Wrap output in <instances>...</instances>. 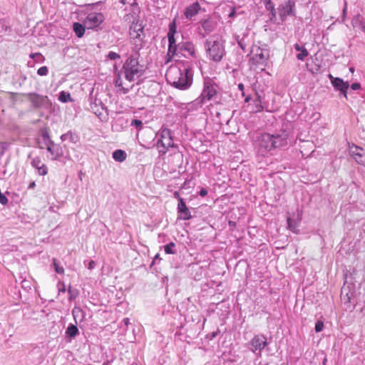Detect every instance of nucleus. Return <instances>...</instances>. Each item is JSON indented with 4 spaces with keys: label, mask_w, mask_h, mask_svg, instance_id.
Instances as JSON below:
<instances>
[{
    "label": "nucleus",
    "mask_w": 365,
    "mask_h": 365,
    "mask_svg": "<svg viewBox=\"0 0 365 365\" xmlns=\"http://www.w3.org/2000/svg\"><path fill=\"white\" fill-rule=\"evenodd\" d=\"M287 145L288 133L286 130H281L274 134L262 133L255 141L257 152L262 156L273 155L277 149L284 148Z\"/></svg>",
    "instance_id": "nucleus-1"
},
{
    "label": "nucleus",
    "mask_w": 365,
    "mask_h": 365,
    "mask_svg": "<svg viewBox=\"0 0 365 365\" xmlns=\"http://www.w3.org/2000/svg\"><path fill=\"white\" fill-rule=\"evenodd\" d=\"M167 81L173 87L181 91L188 89L192 84L193 71L191 63L185 61L179 66L170 67L166 74Z\"/></svg>",
    "instance_id": "nucleus-2"
},
{
    "label": "nucleus",
    "mask_w": 365,
    "mask_h": 365,
    "mask_svg": "<svg viewBox=\"0 0 365 365\" xmlns=\"http://www.w3.org/2000/svg\"><path fill=\"white\" fill-rule=\"evenodd\" d=\"M142 46L135 43V46H133L131 54L125 61L122 70L124 73L125 78L129 82H133L136 78L140 77L145 69L143 65L139 63L140 51Z\"/></svg>",
    "instance_id": "nucleus-3"
},
{
    "label": "nucleus",
    "mask_w": 365,
    "mask_h": 365,
    "mask_svg": "<svg viewBox=\"0 0 365 365\" xmlns=\"http://www.w3.org/2000/svg\"><path fill=\"white\" fill-rule=\"evenodd\" d=\"M207 57L215 63L220 62L226 54L224 41L220 38L207 39L205 42Z\"/></svg>",
    "instance_id": "nucleus-4"
},
{
    "label": "nucleus",
    "mask_w": 365,
    "mask_h": 365,
    "mask_svg": "<svg viewBox=\"0 0 365 365\" xmlns=\"http://www.w3.org/2000/svg\"><path fill=\"white\" fill-rule=\"evenodd\" d=\"M217 85L212 79H205L202 91L194 101V104L202 106L207 101L213 100L217 95Z\"/></svg>",
    "instance_id": "nucleus-5"
},
{
    "label": "nucleus",
    "mask_w": 365,
    "mask_h": 365,
    "mask_svg": "<svg viewBox=\"0 0 365 365\" xmlns=\"http://www.w3.org/2000/svg\"><path fill=\"white\" fill-rule=\"evenodd\" d=\"M156 146L160 158H163L168 151L170 148H178V145L173 142L172 131L170 129L164 128L161 130L160 138L158 140Z\"/></svg>",
    "instance_id": "nucleus-6"
},
{
    "label": "nucleus",
    "mask_w": 365,
    "mask_h": 365,
    "mask_svg": "<svg viewBox=\"0 0 365 365\" xmlns=\"http://www.w3.org/2000/svg\"><path fill=\"white\" fill-rule=\"evenodd\" d=\"M277 10L281 21L284 22L288 16H296L295 2L294 0L285 1L278 6Z\"/></svg>",
    "instance_id": "nucleus-7"
},
{
    "label": "nucleus",
    "mask_w": 365,
    "mask_h": 365,
    "mask_svg": "<svg viewBox=\"0 0 365 365\" xmlns=\"http://www.w3.org/2000/svg\"><path fill=\"white\" fill-rule=\"evenodd\" d=\"M26 96L35 109H47L51 106V103L46 96L36 93H28Z\"/></svg>",
    "instance_id": "nucleus-8"
},
{
    "label": "nucleus",
    "mask_w": 365,
    "mask_h": 365,
    "mask_svg": "<svg viewBox=\"0 0 365 365\" xmlns=\"http://www.w3.org/2000/svg\"><path fill=\"white\" fill-rule=\"evenodd\" d=\"M130 36L133 39V46L135 43L140 44L143 47V38L144 36L143 26L138 22H133L130 26Z\"/></svg>",
    "instance_id": "nucleus-9"
},
{
    "label": "nucleus",
    "mask_w": 365,
    "mask_h": 365,
    "mask_svg": "<svg viewBox=\"0 0 365 365\" xmlns=\"http://www.w3.org/2000/svg\"><path fill=\"white\" fill-rule=\"evenodd\" d=\"M331 83L336 91L340 92L345 98H347V90L349 87V83L344 81L342 78L334 77L331 74L328 75Z\"/></svg>",
    "instance_id": "nucleus-10"
},
{
    "label": "nucleus",
    "mask_w": 365,
    "mask_h": 365,
    "mask_svg": "<svg viewBox=\"0 0 365 365\" xmlns=\"http://www.w3.org/2000/svg\"><path fill=\"white\" fill-rule=\"evenodd\" d=\"M267 344V337L264 334H257L250 341L251 350L254 353L258 351L260 354Z\"/></svg>",
    "instance_id": "nucleus-11"
},
{
    "label": "nucleus",
    "mask_w": 365,
    "mask_h": 365,
    "mask_svg": "<svg viewBox=\"0 0 365 365\" xmlns=\"http://www.w3.org/2000/svg\"><path fill=\"white\" fill-rule=\"evenodd\" d=\"M101 4V1L93 3V30L100 27L105 21L104 13L103 11H97L98 6H100Z\"/></svg>",
    "instance_id": "nucleus-12"
},
{
    "label": "nucleus",
    "mask_w": 365,
    "mask_h": 365,
    "mask_svg": "<svg viewBox=\"0 0 365 365\" xmlns=\"http://www.w3.org/2000/svg\"><path fill=\"white\" fill-rule=\"evenodd\" d=\"M349 155L355 160V161L361 165L365 163V153L364 149L354 144H349Z\"/></svg>",
    "instance_id": "nucleus-13"
},
{
    "label": "nucleus",
    "mask_w": 365,
    "mask_h": 365,
    "mask_svg": "<svg viewBox=\"0 0 365 365\" xmlns=\"http://www.w3.org/2000/svg\"><path fill=\"white\" fill-rule=\"evenodd\" d=\"M204 32H199L202 38H205L207 35L214 31L217 27V22L211 18L202 20L199 22Z\"/></svg>",
    "instance_id": "nucleus-14"
},
{
    "label": "nucleus",
    "mask_w": 365,
    "mask_h": 365,
    "mask_svg": "<svg viewBox=\"0 0 365 365\" xmlns=\"http://www.w3.org/2000/svg\"><path fill=\"white\" fill-rule=\"evenodd\" d=\"M178 219L183 220H189L192 218L190 209L186 205L184 199H180V202L178 203Z\"/></svg>",
    "instance_id": "nucleus-15"
},
{
    "label": "nucleus",
    "mask_w": 365,
    "mask_h": 365,
    "mask_svg": "<svg viewBox=\"0 0 365 365\" xmlns=\"http://www.w3.org/2000/svg\"><path fill=\"white\" fill-rule=\"evenodd\" d=\"M31 165L37 170V173L39 175L44 176L47 175L48 168L44 163L41 162V160L39 157H35L32 158Z\"/></svg>",
    "instance_id": "nucleus-16"
},
{
    "label": "nucleus",
    "mask_w": 365,
    "mask_h": 365,
    "mask_svg": "<svg viewBox=\"0 0 365 365\" xmlns=\"http://www.w3.org/2000/svg\"><path fill=\"white\" fill-rule=\"evenodd\" d=\"M269 57V53L266 50L258 48L255 53L252 59L257 64L264 65L266 63Z\"/></svg>",
    "instance_id": "nucleus-17"
},
{
    "label": "nucleus",
    "mask_w": 365,
    "mask_h": 365,
    "mask_svg": "<svg viewBox=\"0 0 365 365\" xmlns=\"http://www.w3.org/2000/svg\"><path fill=\"white\" fill-rule=\"evenodd\" d=\"M200 9V4L196 1L185 9L184 14L187 19L192 20V18L199 13Z\"/></svg>",
    "instance_id": "nucleus-18"
},
{
    "label": "nucleus",
    "mask_w": 365,
    "mask_h": 365,
    "mask_svg": "<svg viewBox=\"0 0 365 365\" xmlns=\"http://www.w3.org/2000/svg\"><path fill=\"white\" fill-rule=\"evenodd\" d=\"M46 148L48 152H49L52 155L53 160H57L63 155L61 148L59 145L55 144L53 142H52L51 144L46 145Z\"/></svg>",
    "instance_id": "nucleus-19"
},
{
    "label": "nucleus",
    "mask_w": 365,
    "mask_h": 365,
    "mask_svg": "<svg viewBox=\"0 0 365 365\" xmlns=\"http://www.w3.org/2000/svg\"><path fill=\"white\" fill-rule=\"evenodd\" d=\"M179 52H187L188 56L194 57L195 46L190 41L184 42L182 44H179Z\"/></svg>",
    "instance_id": "nucleus-20"
},
{
    "label": "nucleus",
    "mask_w": 365,
    "mask_h": 365,
    "mask_svg": "<svg viewBox=\"0 0 365 365\" xmlns=\"http://www.w3.org/2000/svg\"><path fill=\"white\" fill-rule=\"evenodd\" d=\"M255 108L253 109L254 113H259L262 111L266 107V103L263 101L261 96L257 94L256 98L253 101Z\"/></svg>",
    "instance_id": "nucleus-21"
},
{
    "label": "nucleus",
    "mask_w": 365,
    "mask_h": 365,
    "mask_svg": "<svg viewBox=\"0 0 365 365\" xmlns=\"http://www.w3.org/2000/svg\"><path fill=\"white\" fill-rule=\"evenodd\" d=\"M61 140L62 141H68L71 143H76L79 138L76 133L72 131H68L61 135Z\"/></svg>",
    "instance_id": "nucleus-22"
},
{
    "label": "nucleus",
    "mask_w": 365,
    "mask_h": 365,
    "mask_svg": "<svg viewBox=\"0 0 365 365\" xmlns=\"http://www.w3.org/2000/svg\"><path fill=\"white\" fill-rule=\"evenodd\" d=\"M294 48L297 51H299V53L297 55V58L298 60L303 61L305 58L308 56L309 52L304 47L301 46L298 43H295L294 45Z\"/></svg>",
    "instance_id": "nucleus-23"
},
{
    "label": "nucleus",
    "mask_w": 365,
    "mask_h": 365,
    "mask_svg": "<svg viewBox=\"0 0 365 365\" xmlns=\"http://www.w3.org/2000/svg\"><path fill=\"white\" fill-rule=\"evenodd\" d=\"M65 334L66 336L69 338V341H71V339L78 334V329L76 325L70 324L68 326Z\"/></svg>",
    "instance_id": "nucleus-24"
},
{
    "label": "nucleus",
    "mask_w": 365,
    "mask_h": 365,
    "mask_svg": "<svg viewBox=\"0 0 365 365\" xmlns=\"http://www.w3.org/2000/svg\"><path fill=\"white\" fill-rule=\"evenodd\" d=\"M113 158L117 161V162H120V163H122L123 162L124 160H125L126 158H127V154L123 150H120V149H118V150H115L113 154Z\"/></svg>",
    "instance_id": "nucleus-25"
},
{
    "label": "nucleus",
    "mask_w": 365,
    "mask_h": 365,
    "mask_svg": "<svg viewBox=\"0 0 365 365\" xmlns=\"http://www.w3.org/2000/svg\"><path fill=\"white\" fill-rule=\"evenodd\" d=\"M353 294L344 286L341 289V298L344 300V304L351 303V297Z\"/></svg>",
    "instance_id": "nucleus-26"
},
{
    "label": "nucleus",
    "mask_w": 365,
    "mask_h": 365,
    "mask_svg": "<svg viewBox=\"0 0 365 365\" xmlns=\"http://www.w3.org/2000/svg\"><path fill=\"white\" fill-rule=\"evenodd\" d=\"M247 35L243 34V36H236L237 44L243 51H246L247 46H248V41H247Z\"/></svg>",
    "instance_id": "nucleus-27"
},
{
    "label": "nucleus",
    "mask_w": 365,
    "mask_h": 365,
    "mask_svg": "<svg viewBox=\"0 0 365 365\" xmlns=\"http://www.w3.org/2000/svg\"><path fill=\"white\" fill-rule=\"evenodd\" d=\"M73 28L76 35L78 37L81 38L83 36L85 33V28L81 24L74 23L73 25Z\"/></svg>",
    "instance_id": "nucleus-28"
},
{
    "label": "nucleus",
    "mask_w": 365,
    "mask_h": 365,
    "mask_svg": "<svg viewBox=\"0 0 365 365\" xmlns=\"http://www.w3.org/2000/svg\"><path fill=\"white\" fill-rule=\"evenodd\" d=\"M287 227L288 228L294 233H297L298 232V226H299V224L297 222H296L295 221H294L293 220H292L290 217H288L287 220Z\"/></svg>",
    "instance_id": "nucleus-29"
},
{
    "label": "nucleus",
    "mask_w": 365,
    "mask_h": 365,
    "mask_svg": "<svg viewBox=\"0 0 365 365\" xmlns=\"http://www.w3.org/2000/svg\"><path fill=\"white\" fill-rule=\"evenodd\" d=\"M41 137L46 146L48 144H51L53 142L46 129L41 130Z\"/></svg>",
    "instance_id": "nucleus-30"
},
{
    "label": "nucleus",
    "mask_w": 365,
    "mask_h": 365,
    "mask_svg": "<svg viewBox=\"0 0 365 365\" xmlns=\"http://www.w3.org/2000/svg\"><path fill=\"white\" fill-rule=\"evenodd\" d=\"M175 247V244L171 242L164 246V251L166 254L174 255L176 253V250L174 249Z\"/></svg>",
    "instance_id": "nucleus-31"
},
{
    "label": "nucleus",
    "mask_w": 365,
    "mask_h": 365,
    "mask_svg": "<svg viewBox=\"0 0 365 365\" xmlns=\"http://www.w3.org/2000/svg\"><path fill=\"white\" fill-rule=\"evenodd\" d=\"M53 265L56 273L62 274L64 272L63 267L61 265L60 262L55 258L53 259Z\"/></svg>",
    "instance_id": "nucleus-32"
},
{
    "label": "nucleus",
    "mask_w": 365,
    "mask_h": 365,
    "mask_svg": "<svg viewBox=\"0 0 365 365\" xmlns=\"http://www.w3.org/2000/svg\"><path fill=\"white\" fill-rule=\"evenodd\" d=\"M59 101L63 103H66L71 100V95L69 93H66L65 91H61L58 98Z\"/></svg>",
    "instance_id": "nucleus-33"
},
{
    "label": "nucleus",
    "mask_w": 365,
    "mask_h": 365,
    "mask_svg": "<svg viewBox=\"0 0 365 365\" xmlns=\"http://www.w3.org/2000/svg\"><path fill=\"white\" fill-rule=\"evenodd\" d=\"M178 51H179V45L168 46L167 55L173 56L175 55H177Z\"/></svg>",
    "instance_id": "nucleus-34"
},
{
    "label": "nucleus",
    "mask_w": 365,
    "mask_h": 365,
    "mask_svg": "<svg viewBox=\"0 0 365 365\" xmlns=\"http://www.w3.org/2000/svg\"><path fill=\"white\" fill-rule=\"evenodd\" d=\"M29 57L38 62H42L44 61V57L40 53H31L29 55Z\"/></svg>",
    "instance_id": "nucleus-35"
},
{
    "label": "nucleus",
    "mask_w": 365,
    "mask_h": 365,
    "mask_svg": "<svg viewBox=\"0 0 365 365\" xmlns=\"http://www.w3.org/2000/svg\"><path fill=\"white\" fill-rule=\"evenodd\" d=\"M264 7L267 11H274L275 9L274 3L272 1V0H263Z\"/></svg>",
    "instance_id": "nucleus-36"
},
{
    "label": "nucleus",
    "mask_w": 365,
    "mask_h": 365,
    "mask_svg": "<svg viewBox=\"0 0 365 365\" xmlns=\"http://www.w3.org/2000/svg\"><path fill=\"white\" fill-rule=\"evenodd\" d=\"M177 30V26L175 23V20H173L169 24V31L168 35H175Z\"/></svg>",
    "instance_id": "nucleus-37"
},
{
    "label": "nucleus",
    "mask_w": 365,
    "mask_h": 365,
    "mask_svg": "<svg viewBox=\"0 0 365 365\" xmlns=\"http://www.w3.org/2000/svg\"><path fill=\"white\" fill-rule=\"evenodd\" d=\"M37 73L38 75L39 76H46L48 73V69L47 68V66H41L40 67L38 71H37Z\"/></svg>",
    "instance_id": "nucleus-38"
},
{
    "label": "nucleus",
    "mask_w": 365,
    "mask_h": 365,
    "mask_svg": "<svg viewBox=\"0 0 365 365\" xmlns=\"http://www.w3.org/2000/svg\"><path fill=\"white\" fill-rule=\"evenodd\" d=\"M324 329V322L322 321H317L315 324V331L316 332H320Z\"/></svg>",
    "instance_id": "nucleus-39"
},
{
    "label": "nucleus",
    "mask_w": 365,
    "mask_h": 365,
    "mask_svg": "<svg viewBox=\"0 0 365 365\" xmlns=\"http://www.w3.org/2000/svg\"><path fill=\"white\" fill-rule=\"evenodd\" d=\"M131 125L135 126L136 128L140 130L143 126V122L140 120L134 119L131 122Z\"/></svg>",
    "instance_id": "nucleus-40"
},
{
    "label": "nucleus",
    "mask_w": 365,
    "mask_h": 365,
    "mask_svg": "<svg viewBox=\"0 0 365 365\" xmlns=\"http://www.w3.org/2000/svg\"><path fill=\"white\" fill-rule=\"evenodd\" d=\"M108 58L110 60H116V59H120V56L115 53V52H113V51H110L108 53Z\"/></svg>",
    "instance_id": "nucleus-41"
},
{
    "label": "nucleus",
    "mask_w": 365,
    "mask_h": 365,
    "mask_svg": "<svg viewBox=\"0 0 365 365\" xmlns=\"http://www.w3.org/2000/svg\"><path fill=\"white\" fill-rule=\"evenodd\" d=\"M269 12V20L272 22H274L277 20V14H278L277 9H274L273 11H270Z\"/></svg>",
    "instance_id": "nucleus-42"
},
{
    "label": "nucleus",
    "mask_w": 365,
    "mask_h": 365,
    "mask_svg": "<svg viewBox=\"0 0 365 365\" xmlns=\"http://www.w3.org/2000/svg\"><path fill=\"white\" fill-rule=\"evenodd\" d=\"M168 43H169L168 46L177 45L176 41L175 38V35H168Z\"/></svg>",
    "instance_id": "nucleus-43"
},
{
    "label": "nucleus",
    "mask_w": 365,
    "mask_h": 365,
    "mask_svg": "<svg viewBox=\"0 0 365 365\" xmlns=\"http://www.w3.org/2000/svg\"><path fill=\"white\" fill-rule=\"evenodd\" d=\"M8 198L4 195H0V203L3 205H6L8 203Z\"/></svg>",
    "instance_id": "nucleus-44"
},
{
    "label": "nucleus",
    "mask_w": 365,
    "mask_h": 365,
    "mask_svg": "<svg viewBox=\"0 0 365 365\" xmlns=\"http://www.w3.org/2000/svg\"><path fill=\"white\" fill-rule=\"evenodd\" d=\"M361 88V85L359 83H354L351 85V88L352 90L356 91Z\"/></svg>",
    "instance_id": "nucleus-45"
},
{
    "label": "nucleus",
    "mask_w": 365,
    "mask_h": 365,
    "mask_svg": "<svg viewBox=\"0 0 365 365\" xmlns=\"http://www.w3.org/2000/svg\"><path fill=\"white\" fill-rule=\"evenodd\" d=\"M199 195L201 196V197H205L207 195V189L205 188H201L200 192H199Z\"/></svg>",
    "instance_id": "nucleus-46"
},
{
    "label": "nucleus",
    "mask_w": 365,
    "mask_h": 365,
    "mask_svg": "<svg viewBox=\"0 0 365 365\" xmlns=\"http://www.w3.org/2000/svg\"><path fill=\"white\" fill-rule=\"evenodd\" d=\"M237 87H238V89L242 91V96H244L245 95V93H244L245 86H244V85L240 83L238 84Z\"/></svg>",
    "instance_id": "nucleus-47"
},
{
    "label": "nucleus",
    "mask_w": 365,
    "mask_h": 365,
    "mask_svg": "<svg viewBox=\"0 0 365 365\" xmlns=\"http://www.w3.org/2000/svg\"><path fill=\"white\" fill-rule=\"evenodd\" d=\"M235 16V9L234 7H232L231 12L229 14L228 16L230 18H233Z\"/></svg>",
    "instance_id": "nucleus-48"
},
{
    "label": "nucleus",
    "mask_w": 365,
    "mask_h": 365,
    "mask_svg": "<svg viewBox=\"0 0 365 365\" xmlns=\"http://www.w3.org/2000/svg\"><path fill=\"white\" fill-rule=\"evenodd\" d=\"M174 197H175L176 199H178V202H180V199H182V198L180 197V195L179 192H177V191L174 192Z\"/></svg>",
    "instance_id": "nucleus-49"
},
{
    "label": "nucleus",
    "mask_w": 365,
    "mask_h": 365,
    "mask_svg": "<svg viewBox=\"0 0 365 365\" xmlns=\"http://www.w3.org/2000/svg\"><path fill=\"white\" fill-rule=\"evenodd\" d=\"M35 187H36V182L34 181H32L29 185L28 189H30V190L34 189Z\"/></svg>",
    "instance_id": "nucleus-50"
},
{
    "label": "nucleus",
    "mask_w": 365,
    "mask_h": 365,
    "mask_svg": "<svg viewBox=\"0 0 365 365\" xmlns=\"http://www.w3.org/2000/svg\"><path fill=\"white\" fill-rule=\"evenodd\" d=\"M81 310L79 309H77V308H75L73 310V317L74 319H76V313L77 312H80Z\"/></svg>",
    "instance_id": "nucleus-51"
},
{
    "label": "nucleus",
    "mask_w": 365,
    "mask_h": 365,
    "mask_svg": "<svg viewBox=\"0 0 365 365\" xmlns=\"http://www.w3.org/2000/svg\"><path fill=\"white\" fill-rule=\"evenodd\" d=\"M123 322L124 323V324H125V326H128V325L130 324V319H129V318H124V319H123Z\"/></svg>",
    "instance_id": "nucleus-52"
},
{
    "label": "nucleus",
    "mask_w": 365,
    "mask_h": 365,
    "mask_svg": "<svg viewBox=\"0 0 365 365\" xmlns=\"http://www.w3.org/2000/svg\"><path fill=\"white\" fill-rule=\"evenodd\" d=\"M86 266H87V267H88V269H91V260L88 261V262H86Z\"/></svg>",
    "instance_id": "nucleus-53"
},
{
    "label": "nucleus",
    "mask_w": 365,
    "mask_h": 365,
    "mask_svg": "<svg viewBox=\"0 0 365 365\" xmlns=\"http://www.w3.org/2000/svg\"><path fill=\"white\" fill-rule=\"evenodd\" d=\"M251 100V96H247L245 99V101L246 103L249 102Z\"/></svg>",
    "instance_id": "nucleus-54"
},
{
    "label": "nucleus",
    "mask_w": 365,
    "mask_h": 365,
    "mask_svg": "<svg viewBox=\"0 0 365 365\" xmlns=\"http://www.w3.org/2000/svg\"><path fill=\"white\" fill-rule=\"evenodd\" d=\"M217 334V332H212V336H211V339H213L215 338Z\"/></svg>",
    "instance_id": "nucleus-55"
},
{
    "label": "nucleus",
    "mask_w": 365,
    "mask_h": 365,
    "mask_svg": "<svg viewBox=\"0 0 365 365\" xmlns=\"http://www.w3.org/2000/svg\"><path fill=\"white\" fill-rule=\"evenodd\" d=\"M327 361V358L325 357V358L324 359V360H323V362H322V363H323V365H326Z\"/></svg>",
    "instance_id": "nucleus-56"
},
{
    "label": "nucleus",
    "mask_w": 365,
    "mask_h": 365,
    "mask_svg": "<svg viewBox=\"0 0 365 365\" xmlns=\"http://www.w3.org/2000/svg\"><path fill=\"white\" fill-rule=\"evenodd\" d=\"M120 2L123 4H125V0H120Z\"/></svg>",
    "instance_id": "nucleus-57"
},
{
    "label": "nucleus",
    "mask_w": 365,
    "mask_h": 365,
    "mask_svg": "<svg viewBox=\"0 0 365 365\" xmlns=\"http://www.w3.org/2000/svg\"><path fill=\"white\" fill-rule=\"evenodd\" d=\"M91 99V92L89 93L88 100Z\"/></svg>",
    "instance_id": "nucleus-58"
},
{
    "label": "nucleus",
    "mask_w": 365,
    "mask_h": 365,
    "mask_svg": "<svg viewBox=\"0 0 365 365\" xmlns=\"http://www.w3.org/2000/svg\"><path fill=\"white\" fill-rule=\"evenodd\" d=\"M158 257H159V254H157L155 257V259H158Z\"/></svg>",
    "instance_id": "nucleus-59"
},
{
    "label": "nucleus",
    "mask_w": 365,
    "mask_h": 365,
    "mask_svg": "<svg viewBox=\"0 0 365 365\" xmlns=\"http://www.w3.org/2000/svg\"><path fill=\"white\" fill-rule=\"evenodd\" d=\"M118 83H120V81H118L117 80V81H116V86H118V85H119Z\"/></svg>",
    "instance_id": "nucleus-60"
},
{
    "label": "nucleus",
    "mask_w": 365,
    "mask_h": 365,
    "mask_svg": "<svg viewBox=\"0 0 365 365\" xmlns=\"http://www.w3.org/2000/svg\"><path fill=\"white\" fill-rule=\"evenodd\" d=\"M118 83H120V81H118L117 80V81H116V86H118V85H119Z\"/></svg>",
    "instance_id": "nucleus-61"
},
{
    "label": "nucleus",
    "mask_w": 365,
    "mask_h": 365,
    "mask_svg": "<svg viewBox=\"0 0 365 365\" xmlns=\"http://www.w3.org/2000/svg\"><path fill=\"white\" fill-rule=\"evenodd\" d=\"M60 291L65 292V289H60Z\"/></svg>",
    "instance_id": "nucleus-62"
}]
</instances>
